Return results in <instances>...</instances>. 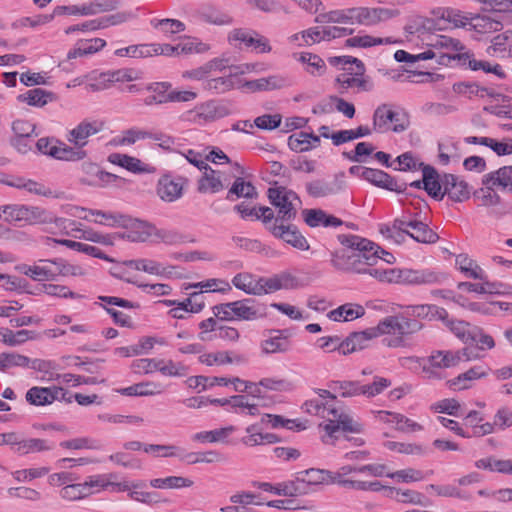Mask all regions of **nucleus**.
<instances>
[{"instance_id":"obj_1","label":"nucleus","mask_w":512,"mask_h":512,"mask_svg":"<svg viewBox=\"0 0 512 512\" xmlns=\"http://www.w3.org/2000/svg\"><path fill=\"white\" fill-rule=\"evenodd\" d=\"M318 397L307 400L303 404L305 412L318 416L326 421L320 424L325 434L322 441L325 444H333L340 430L349 433H361L363 424L349 415L347 409L337 400L330 390L319 389Z\"/></svg>"},{"instance_id":"obj_2","label":"nucleus","mask_w":512,"mask_h":512,"mask_svg":"<svg viewBox=\"0 0 512 512\" xmlns=\"http://www.w3.org/2000/svg\"><path fill=\"white\" fill-rule=\"evenodd\" d=\"M342 248L332 253L331 264L337 270L370 274L372 266H375L382 257L379 252L391 256L388 252L374 246L372 242L356 235H339Z\"/></svg>"},{"instance_id":"obj_3","label":"nucleus","mask_w":512,"mask_h":512,"mask_svg":"<svg viewBox=\"0 0 512 512\" xmlns=\"http://www.w3.org/2000/svg\"><path fill=\"white\" fill-rule=\"evenodd\" d=\"M330 63L342 64L341 72L335 78V88L340 94L349 90L354 92H368L373 88L369 77L365 76V66L361 60L352 56L333 57Z\"/></svg>"},{"instance_id":"obj_4","label":"nucleus","mask_w":512,"mask_h":512,"mask_svg":"<svg viewBox=\"0 0 512 512\" xmlns=\"http://www.w3.org/2000/svg\"><path fill=\"white\" fill-rule=\"evenodd\" d=\"M371 277L385 283H401L408 285H432L440 284L446 276L443 273L432 271L429 269L424 270H411V269H380L374 268L370 270Z\"/></svg>"},{"instance_id":"obj_5","label":"nucleus","mask_w":512,"mask_h":512,"mask_svg":"<svg viewBox=\"0 0 512 512\" xmlns=\"http://www.w3.org/2000/svg\"><path fill=\"white\" fill-rule=\"evenodd\" d=\"M267 194L270 203L277 209L274 223L290 222L296 217L301 201L294 191L279 186L269 188Z\"/></svg>"},{"instance_id":"obj_6","label":"nucleus","mask_w":512,"mask_h":512,"mask_svg":"<svg viewBox=\"0 0 512 512\" xmlns=\"http://www.w3.org/2000/svg\"><path fill=\"white\" fill-rule=\"evenodd\" d=\"M118 7L116 0H93L75 5H59L54 8V15L92 16L113 11Z\"/></svg>"},{"instance_id":"obj_7","label":"nucleus","mask_w":512,"mask_h":512,"mask_svg":"<svg viewBox=\"0 0 512 512\" xmlns=\"http://www.w3.org/2000/svg\"><path fill=\"white\" fill-rule=\"evenodd\" d=\"M398 8L384 7H353V24L376 26L400 15Z\"/></svg>"},{"instance_id":"obj_8","label":"nucleus","mask_w":512,"mask_h":512,"mask_svg":"<svg viewBox=\"0 0 512 512\" xmlns=\"http://www.w3.org/2000/svg\"><path fill=\"white\" fill-rule=\"evenodd\" d=\"M226 115V109L220 106L217 101L208 100L199 103L194 108L184 112L182 119L193 124L203 125L213 122Z\"/></svg>"},{"instance_id":"obj_9","label":"nucleus","mask_w":512,"mask_h":512,"mask_svg":"<svg viewBox=\"0 0 512 512\" xmlns=\"http://www.w3.org/2000/svg\"><path fill=\"white\" fill-rule=\"evenodd\" d=\"M228 40L231 44L241 45L252 48L256 53H270L272 47L270 41L264 35L255 30L237 28L230 31Z\"/></svg>"},{"instance_id":"obj_10","label":"nucleus","mask_w":512,"mask_h":512,"mask_svg":"<svg viewBox=\"0 0 512 512\" xmlns=\"http://www.w3.org/2000/svg\"><path fill=\"white\" fill-rule=\"evenodd\" d=\"M104 129V121L86 118L67 132L66 140L69 144L84 150L83 148L89 143V138L102 132Z\"/></svg>"},{"instance_id":"obj_11","label":"nucleus","mask_w":512,"mask_h":512,"mask_svg":"<svg viewBox=\"0 0 512 512\" xmlns=\"http://www.w3.org/2000/svg\"><path fill=\"white\" fill-rule=\"evenodd\" d=\"M120 227L124 228L125 231L122 233H115L114 237L127 239L131 242L143 243L153 237L155 225L144 220L124 215Z\"/></svg>"},{"instance_id":"obj_12","label":"nucleus","mask_w":512,"mask_h":512,"mask_svg":"<svg viewBox=\"0 0 512 512\" xmlns=\"http://www.w3.org/2000/svg\"><path fill=\"white\" fill-rule=\"evenodd\" d=\"M398 114L388 105L383 104L376 108L373 114V130L379 133H385L389 130L402 132L406 129L403 123L398 124Z\"/></svg>"},{"instance_id":"obj_13","label":"nucleus","mask_w":512,"mask_h":512,"mask_svg":"<svg viewBox=\"0 0 512 512\" xmlns=\"http://www.w3.org/2000/svg\"><path fill=\"white\" fill-rule=\"evenodd\" d=\"M284 223H272L268 229L275 237L284 240L292 247L302 251L309 250L310 245L299 230L295 226L285 225Z\"/></svg>"},{"instance_id":"obj_14","label":"nucleus","mask_w":512,"mask_h":512,"mask_svg":"<svg viewBox=\"0 0 512 512\" xmlns=\"http://www.w3.org/2000/svg\"><path fill=\"white\" fill-rule=\"evenodd\" d=\"M460 355L464 352L455 351H435L428 358L427 362L430 366H423V372L426 373L428 378L437 376L433 368H451L460 363Z\"/></svg>"},{"instance_id":"obj_15","label":"nucleus","mask_w":512,"mask_h":512,"mask_svg":"<svg viewBox=\"0 0 512 512\" xmlns=\"http://www.w3.org/2000/svg\"><path fill=\"white\" fill-rule=\"evenodd\" d=\"M361 176L372 184L390 191L404 192L406 190L407 184L405 182L399 183L397 180L382 170L364 168L362 170Z\"/></svg>"},{"instance_id":"obj_16","label":"nucleus","mask_w":512,"mask_h":512,"mask_svg":"<svg viewBox=\"0 0 512 512\" xmlns=\"http://www.w3.org/2000/svg\"><path fill=\"white\" fill-rule=\"evenodd\" d=\"M229 183L225 173L206 167L202 177L198 181V191L200 193H218L222 191Z\"/></svg>"},{"instance_id":"obj_17","label":"nucleus","mask_w":512,"mask_h":512,"mask_svg":"<svg viewBox=\"0 0 512 512\" xmlns=\"http://www.w3.org/2000/svg\"><path fill=\"white\" fill-rule=\"evenodd\" d=\"M344 188L343 176H336L332 181L314 180L306 184L308 194L315 198L338 194Z\"/></svg>"},{"instance_id":"obj_18","label":"nucleus","mask_w":512,"mask_h":512,"mask_svg":"<svg viewBox=\"0 0 512 512\" xmlns=\"http://www.w3.org/2000/svg\"><path fill=\"white\" fill-rule=\"evenodd\" d=\"M443 186L444 196L448 195L455 202H463L470 197V189L467 182L456 175L444 174Z\"/></svg>"},{"instance_id":"obj_19","label":"nucleus","mask_w":512,"mask_h":512,"mask_svg":"<svg viewBox=\"0 0 512 512\" xmlns=\"http://www.w3.org/2000/svg\"><path fill=\"white\" fill-rule=\"evenodd\" d=\"M183 188V179L174 180L170 176L165 175L158 180L156 192L161 200L171 203L182 197Z\"/></svg>"},{"instance_id":"obj_20","label":"nucleus","mask_w":512,"mask_h":512,"mask_svg":"<svg viewBox=\"0 0 512 512\" xmlns=\"http://www.w3.org/2000/svg\"><path fill=\"white\" fill-rule=\"evenodd\" d=\"M235 320L251 321L266 315L264 305H255L252 299H243L232 302Z\"/></svg>"},{"instance_id":"obj_21","label":"nucleus","mask_w":512,"mask_h":512,"mask_svg":"<svg viewBox=\"0 0 512 512\" xmlns=\"http://www.w3.org/2000/svg\"><path fill=\"white\" fill-rule=\"evenodd\" d=\"M422 328L423 324L421 322L411 319L410 316L405 314L400 315L398 335L391 339H385V344L393 348L404 346V337L415 334Z\"/></svg>"},{"instance_id":"obj_22","label":"nucleus","mask_w":512,"mask_h":512,"mask_svg":"<svg viewBox=\"0 0 512 512\" xmlns=\"http://www.w3.org/2000/svg\"><path fill=\"white\" fill-rule=\"evenodd\" d=\"M377 337V332L373 328L361 332H354L339 344V350L347 355L368 346L369 341Z\"/></svg>"},{"instance_id":"obj_23","label":"nucleus","mask_w":512,"mask_h":512,"mask_svg":"<svg viewBox=\"0 0 512 512\" xmlns=\"http://www.w3.org/2000/svg\"><path fill=\"white\" fill-rule=\"evenodd\" d=\"M376 417L381 422L395 424V428L401 432H417L423 429L422 425L400 413L377 411Z\"/></svg>"},{"instance_id":"obj_24","label":"nucleus","mask_w":512,"mask_h":512,"mask_svg":"<svg viewBox=\"0 0 512 512\" xmlns=\"http://www.w3.org/2000/svg\"><path fill=\"white\" fill-rule=\"evenodd\" d=\"M108 161L114 165L120 166L132 173H152L154 168L149 164L143 163L140 159L121 153H112L108 156Z\"/></svg>"},{"instance_id":"obj_25","label":"nucleus","mask_w":512,"mask_h":512,"mask_svg":"<svg viewBox=\"0 0 512 512\" xmlns=\"http://www.w3.org/2000/svg\"><path fill=\"white\" fill-rule=\"evenodd\" d=\"M423 188L434 199L441 200L444 197L443 176L439 177L431 166H423Z\"/></svg>"},{"instance_id":"obj_26","label":"nucleus","mask_w":512,"mask_h":512,"mask_svg":"<svg viewBox=\"0 0 512 512\" xmlns=\"http://www.w3.org/2000/svg\"><path fill=\"white\" fill-rule=\"evenodd\" d=\"M429 48L437 53V59L440 64H444L446 60H450L453 57L448 53H442L440 49H447L451 51H459L462 49V45L458 40H455L451 37L444 35H436L432 37L431 41L428 43Z\"/></svg>"},{"instance_id":"obj_27","label":"nucleus","mask_w":512,"mask_h":512,"mask_svg":"<svg viewBox=\"0 0 512 512\" xmlns=\"http://www.w3.org/2000/svg\"><path fill=\"white\" fill-rule=\"evenodd\" d=\"M489 367L481 364L471 367L466 372L449 381V386L454 390H464L470 387L469 382L484 378L489 373Z\"/></svg>"},{"instance_id":"obj_28","label":"nucleus","mask_w":512,"mask_h":512,"mask_svg":"<svg viewBox=\"0 0 512 512\" xmlns=\"http://www.w3.org/2000/svg\"><path fill=\"white\" fill-rule=\"evenodd\" d=\"M304 221L310 227H336L342 224V221L321 209H305L303 211Z\"/></svg>"},{"instance_id":"obj_29","label":"nucleus","mask_w":512,"mask_h":512,"mask_svg":"<svg viewBox=\"0 0 512 512\" xmlns=\"http://www.w3.org/2000/svg\"><path fill=\"white\" fill-rule=\"evenodd\" d=\"M246 435L241 438V443L245 447H255L265 444H275L279 442V437L273 433H262L258 431L257 425H249L245 429Z\"/></svg>"},{"instance_id":"obj_30","label":"nucleus","mask_w":512,"mask_h":512,"mask_svg":"<svg viewBox=\"0 0 512 512\" xmlns=\"http://www.w3.org/2000/svg\"><path fill=\"white\" fill-rule=\"evenodd\" d=\"M400 40L394 37H374L372 35H356L345 40L346 47L352 48H370L378 45L399 44Z\"/></svg>"},{"instance_id":"obj_31","label":"nucleus","mask_w":512,"mask_h":512,"mask_svg":"<svg viewBox=\"0 0 512 512\" xmlns=\"http://www.w3.org/2000/svg\"><path fill=\"white\" fill-rule=\"evenodd\" d=\"M50 156L61 161L75 162L85 159L87 152L58 140L57 145L50 150Z\"/></svg>"},{"instance_id":"obj_32","label":"nucleus","mask_w":512,"mask_h":512,"mask_svg":"<svg viewBox=\"0 0 512 512\" xmlns=\"http://www.w3.org/2000/svg\"><path fill=\"white\" fill-rule=\"evenodd\" d=\"M292 85L288 76L282 74H274L268 77L259 78L248 82L251 89L259 91H269L276 89H283Z\"/></svg>"},{"instance_id":"obj_33","label":"nucleus","mask_w":512,"mask_h":512,"mask_svg":"<svg viewBox=\"0 0 512 512\" xmlns=\"http://www.w3.org/2000/svg\"><path fill=\"white\" fill-rule=\"evenodd\" d=\"M482 184L496 186L500 189L508 188L512 191V166H504L485 174L482 178Z\"/></svg>"},{"instance_id":"obj_34","label":"nucleus","mask_w":512,"mask_h":512,"mask_svg":"<svg viewBox=\"0 0 512 512\" xmlns=\"http://www.w3.org/2000/svg\"><path fill=\"white\" fill-rule=\"evenodd\" d=\"M404 314L410 317H416L421 319H432L434 317H437L442 320H445L448 316V313L445 309L429 304L406 306Z\"/></svg>"},{"instance_id":"obj_35","label":"nucleus","mask_w":512,"mask_h":512,"mask_svg":"<svg viewBox=\"0 0 512 512\" xmlns=\"http://www.w3.org/2000/svg\"><path fill=\"white\" fill-rule=\"evenodd\" d=\"M66 392L58 386L51 387H35L34 386V405H49L56 400L64 399L71 402V399L65 398Z\"/></svg>"},{"instance_id":"obj_36","label":"nucleus","mask_w":512,"mask_h":512,"mask_svg":"<svg viewBox=\"0 0 512 512\" xmlns=\"http://www.w3.org/2000/svg\"><path fill=\"white\" fill-rule=\"evenodd\" d=\"M63 272L62 263L55 260H39L34 264V280L42 281L54 279Z\"/></svg>"},{"instance_id":"obj_37","label":"nucleus","mask_w":512,"mask_h":512,"mask_svg":"<svg viewBox=\"0 0 512 512\" xmlns=\"http://www.w3.org/2000/svg\"><path fill=\"white\" fill-rule=\"evenodd\" d=\"M320 138L313 133L299 132L289 136L288 146L291 150L297 152L308 151L319 146Z\"/></svg>"},{"instance_id":"obj_38","label":"nucleus","mask_w":512,"mask_h":512,"mask_svg":"<svg viewBox=\"0 0 512 512\" xmlns=\"http://www.w3.org/2000/svg\"><path fill=\"white\" fill-rule=\"evenodd\" d=\"M426 490H432L440 497L457 498L462 501H468L472 497L471 492L465 488H460L457 482L444 485L430 484L426 487Z\"/></svg>"},{"instance_id":"obj_39","label":"nucleus","mask_w":512,"mask_h":512,"mask_svg":"<svg viewBox=\"0 0 512 512\" xmlns=\"http://www.w3.org/2000/svg\"><path fill=\"white\" fill-rule=\"evenodd\" d=\"M365 314L362 305L356 303H346L329 312L328 317L333 321H352Z\"/></svg>"},{"instance_id":"obj_40","label":"nucleus","mask_w":512,"mask_h":512,"mask_svg":"<svg viewBox=\"0 0 512 512\" xmlns=\"http://www.w3.org/2000/svg\"><path fill=\"white\" fill-rule=\"evenodd\" d=\"M434 15L439 19L448 22L455 28L465 27L470 24L471 15L466 14L455 8H438L434 11Z\"/></svg>"},{"instance_id":"obj_41","label":"nucleus","mask_w":512,"mask_h":512,"mask_svg":"<svg viewBox=\"0 0 512 512\" xmlns=\"http://www.w3.org/2000/svg\"><path fill=\"white\" fill-rule=\"evenodd\" d=\"M512 48V30H507L492 38L491 44L487 48V53L496 57H508V52Z\"/></svg>"},{"instance_id":"obj_42","label":"nucleus","mask_w":512,"mask_h":512,"mask_svg":"<svg viewBox=\"0 0 512 512\" xmlns=\"http://www.w3.org/2000/svg\"><path fill=\"white\" fill-rule=\"evenodd\" d=\"M409 224L412 231L409 230L407 235H409L415 241L425 244H432L438 241L439 236L437 233L430 229L424 222L413 219V222Z\"/></svg>"},{"instance_id":"obj_43","label":"nucleus","mask_w":512,"mask_h":512,"mask_svg":"<svg viewBox=\"0 0 512 512\" xmlns=\"http://www.w3.org/2000/svg\"><path fill=\"white\" fill-rule=\"evenodd\" d=\"M152 137V133L138 128H130L123 131L120 135L112 138L109 144L113 147L131 146L139 140H145Z\"/></svg>"},{"instance_id":"obj_44","label":"nucleus","mask_w":512,"mask_h":512,"mask_svg":"<svg viewBox=\"0 0 512 512\" xmlns=\"http://www.w3.org/2000/svg\"><path fill=\"white\" fill-rule=\"evenodd\" d=\"M164 387L160 383L151 381L141 382L119 390V393L126 396H153L161 394Z\"/></svg>"},{"instance_id":"obj_45","label":"nucleus","mask_w":512,"mask_h":512,"mask_svg":"<svg viewBox=\"0 0 512 512\" xmlns=\"http://www.w3.org/2000/svg\"><path fill=\"white\" fill-rule=\"evenodd\" d=\"M456 267L467 277L472 279H485L483 269L466 254H459L455 259Z\"/></svg>"},{"instance_id":"obj_46","label":"nucleus","mask_w":512,"mask_h":512,"mask_svg":"<svg viewBox=\"0 0 512 512\" xmlns=\"http://www.w3.org/2000/svg\"><path fill=\"white\" fill-rule=\"evenodd\" d=\"M236 430L232 425L211 431H202L193 435L192 439L197 442L227 443L228 437Z\"/></svg>"},{"instance_id":"obj_47","label":"nucleus","mask_w":512,"mask_h":512,"mask_svg":"<svg viewBox=\"0 0 512 512\" xmlns=\"http://www.w3.org/2000/svg\"><path fill=\"white\" fill-rule=\"evenodd\" d=\"M482 281V283L460 282L457 287L459 290L478 294H499L504 291L505 286L502 283L490 282L486 278Z\"/></svg>"},{"instance_id":"obj_48","label":"nucleus","mask_w":512,"mask_h":512,"mask_svg":"<svg viewBox=\"0 0 512 512\" xmlns=\"http://www.w3.org/2000/svg\"><path fill=\"white\" fill-rule=\"evenodd\" d=\"M297 60L305 64V71L314 77L324 75L327 70L324 60L316 54L303 52L299 54Z\"/></svg>"},{"instance_id":"obj_49","label":"nucleus","mask_w":512,"mask_h":512,"mask_svg":"<svg viewBox=\"0 0 512 512\" xmlns=\"http://www.w3.org/2000/svg\"><path fill=\"white\" fill-rule=\"evenodd\" d=\"M256 196L257 192L252 183L245 181L241 176H236L231 188L227 193L226 199L233 201L235 198H254Z\"/></svg>"},{"instance_id":"obj_50","label":"nucleus","mask_w":512,"mask_h":512,"mask_svg":"<svg viewBox=\"0 0 512 512\" xmlns=\"http://www.w3.org/2000/svg\"><path fill=\"white\" fill-rule=\"evenodd\" d=\"M199 362L205 364L207 366L213 365H225L233 362L240 363L243 362V357L240 355L231 356L230 352L227 351H217L213 353H203L199 356Z\"/></svg>"},{"instance_id":"obj_51","label":"nucleus","mask_w":512,"mask_h":512,"mask_svg":"<svg viewBox=\"0 0 512 512\" xmlns=\"http://www.w3.org/2000/svg\"><path fill=\"white\" fill-rule=\"evenodd\" d=\"M444 321H446V325L451 332L464 343H470L471 338L478 331V326L471 325L462 320H448L446 318Z\"/></svg>"},{"instance_id":"obj_52","label":"nucleus","mask_w":512,"mask_h":512,"mask_svg":"<svg viewBox=\"0 0 512 512\" xmlns=\"http://www.w3.org/2000/svg\"><path fill=\"white\" fill-rule=\"evenodd\" d=\"M52 241L56 244L66 246L72 250H75V251H78V252H81V253H84V254L99 258V259L112 261L107 255H105L99 248H97L95 246L77 242V241H73V240H69V239H52Z\"/></svg>"},{"instance_id":"obj_53","label":"nucleus","mask_w":512,"mask_h":512,"mask_svg":"<svg viewBox=\"0 0 512 512\" xmlns=\"http://www.w3.org/2000/svg\"><path fill=\"white\" fill-rule=\"evenodd\" d=\"M47 294L50 296H56L61 298H72L77 299L81 296L71 290H69L66 286L56 285V284H48V283H37L34 285V295L38 294Z\"/></svg>"},{"instance_id":"obj_54","label":"nucleus","mask_w":512,"mask_h":512,"mask_svg":"<svg viewBox=\"0 0 512 512\" xmlns=\"http://www.w3.org/2000/svg\"><path fill=\"white\" fill-rule=\"evenodd\" d=\"M316 22L353 24V7L321 13L316 17Z\"/></svg>"},{"instance_id":"obj_55","label":"nucleus","mask_w":512,"mask_h":512,"mask_svg":"<svg viewBox=\"0 0 512 512\" xmlns=\"http://www.w3.org/2000/svg\"><path fill=\"white\" fill-rule=\"evenodd\" d=\"M279 335L270 337L261 342V350L264 354L285 353L290 348L287 336H282L283 331H277Z\"/></svg>"},{"instance_id":"obj_56","label":"nucleus","mask_w":512,"mask_h":512,"mask_svg":"<svg viewBox=\"0 0 512 512\" xmlns=\"http://www.w3.org/2000/svg\"><path fill=\"white\" fill-rule=\"evenodd\" d=\"M149 484L156 489H180L191 487L193 481L182 476H168L165 478L152 479Z\"/></svg>"},{"instance_id":"obj_57","label":"nucleus","mask_w":512,"mask_h":512,"mask_svg":"<svg viewBox=\"0 0 512 512\" xmlns=\"http://www.w3.org/2000/svg\"><path fill=\"white\" fill-rule=\"evenodd\" d=\"M329 388L341 397H355L363 395L362 384L358 381H333Z\"/></svg>"},{"instance_id":"obj_58","label":"nucleus","mask_w":512,"mask_h":512,"mask_svg":"<svg viewBox=\"0 0 512 512\" xmlns=\"http://www.w3.org/2000/svg\"><path fill=\"white\" fill-rule=\"evenodd\" d=\"M176 267L173 265L164 266L162 263L143 258L141 271L158 277H171Z\"/></svg>"},{"instance_id":"obj_59","label":"nucleus","mask_w":512,"mask_h":512,"mask_svg":"<svg viewBox=\"0 0 512 512\" xmlns=\"http://www.w3.org/2000/svg\"><path fill=\"white\" fill-rule=\"evenodd\" d=\"M29 209L22 206L7 205L0 207V219L11 223H17L29 218Z\"/></svg>"},{"instance_id":"obj_60","label":"nucleus","mask_w":512,"mask_h":512,"mask_svg":"<svg viewBox=\"0 0 512 512\" xmlns=\"http://www.w3.org/2000/svg\"><path fill=\"white\" fill-rule=\"evenodd\" d=\"M142 487V483H132V490L128 493L131 500L146 504L153 505L160 502H167V500H161L157 493L141 491L139 488Z\"/></svg>"},{"instance_id":"obj_61","label":"nucleus","mask_w":512,"mask_h":512,"mask_svg":"<svg viewBox=\"0 0 512 512\" xmlns=\"http://www.w3.org/2000/svg\"><path fill=\"white\" fill-rule=\"evenodd\" d=\"M153 237L155 242H162L168 245H176L187 241L186 236L176 230L159 229L156 226L154 227Z\"/></svg>"},{"instance_id":"obj_62","label":"nucleus","mask_w":512,"mask_h":512,"mask_svg":"<svg viewBox=\"0 0 512 512\" xmlns=\"http://www.w3.org/2000/svg\"><path fill=\"white\" fill-rule=\"evenodd\" d=\"M233 86L234 83L230 75L211 78L203 83V89L214 94L229 91Z\"/></svg>"},{"instance_id":"obj_63","label":"nucleus","mask_w":512,"mask_h":512,"mask_svg":"<svg viewBox=\"0 0 512 512\" xmlns=\"http://www.w3.org/2000/svg\"><path fill=\"white\" fill-rule=\"evenodd\" d=\"M470 26L482 33L495 32L501 29L502 24L489 16H471Z\"/></svg>"},{"instance_id":"obj_64","label":"nucleus","mask_w":512,"mask_h":512,"mask_svg":"<svg viewBox=\"0 0 512 512\" xmlns=\"http://www.w3.org/2000/svg\"><path fill=\"white\" fill-rule=\"evenodd\" d=\"M58 374L50 361L34 360V378L41 381L54 380Z\"/></svg>"}]
</instances>
